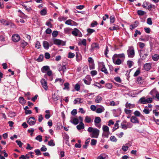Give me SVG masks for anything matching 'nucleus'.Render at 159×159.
<instances>
[{"label": "nucleus", "instance_id": "nucleus-1", "mask_svg": "<svg viewBox=\"0 0 159 159\" xmlns=\"http://www.w3.org/2000/svg\"><path fill=\"white\" fill-rule=\"evenodd\" d=\"M127 52L129 57H133L135 55L134 50L133 46L129 47L127 51Z\"/></svg>", "mask_w": 159, "mask_h": 159}, {"label": "nucleus", "instance_id": "nucleus-2", "mask_svg": "<svg viewBox=\"0 0 159 159\" xmlns=\"http://www.w3.org/2000/svg\"><path fill=\"white\" fill-rule=\"evenodd\" d=\"M54 44L58 45H61L65 46L66 45V42L63 41L58 39H54L53 40Z\"/></svg>", "mask_w": 159, "mask_h": 159}, {"label": "nucleus", "instance_id": "nucleus-3", "mask_svg": "<svg viewBox=\"0 0 159 159\" xmlns=\"http://www.w3.org/2000/svg\"><path fill=\"white\" fill-rule=\"evenodd\" d=\"M101 121V120L99 117H96L94 120L95 125L98 128H101V125L100 124H98Z\"/></svg>", "mask_w": 159, "mask_h": 159}, {"label": "nucleus", "instance_id": "nucleus-4", "mask_svg": "<svg viewBox=\"0 0 159 159\" xmlns=\"http://www.w3.org/2000/svg\"><path fill=\"white\" fill-rule=\"evenodd\" d=\"M41 85L43 88L45 90H47L48 89L47 85V82L44 79H42L40 81Z\"/></svg>", "mask_w": 159, "mask_h": 159}, {"label": "nucleus", "instance_id": "nucleus-5", "mask_svg": "<svg viewBox=\"0 0 159 159\" xmlns=\"http://www.w3.org/2000/svg\"><path fill=\"white\" fill-rule=\"evenodd\" d=\"M99 48L98 43H93L91 44L90 51L92 52L96 48V49H98Z\"/></svg>", "mask_w": 159, "mask_h": 159}, {"label": "nucleus", "instance_id": "nucleus-6", "mask_svg": "<svg viewBox=\"0 0 159 159\" xmlns=\"http://www.w3.org/2000/svg\"><path fill=\"white\" fill-rule=\"evenodd\" d=\"M12 39L14 42H17L20 40V37L19 34H14L12 36Z\"/></svg>", "mask_w": 159, "mask_h": 159}, {"label": "nucleus", "instance_id": "nucleus-7", "mask_svg": "<svg viewBox=\"0 0 159 159\" xmlns=\"http://www.w3.org/2000/svg\"><path fill=\"white\" fill-rule=\"evenodd\" d=\"M99 134V130L96 128L94 129L93 131L92 135L91 136L92 138H98Z\"/></svg>", "mask_w": 159, "mask_h": 159}, {"label": "nucleus", "instance_id": "nucleus-8", "mask_svg": "<svg viewBox=\"0 0 159 159\" xmlns=\"http://www.w3.org/2000/svg\"><path fill=\"white\" fill-rule=\"evenodd\" d=\"M0 23L2 24L3 25L5 26H8L9 25L11 26V24H13V23L9 22V21L6 20L5 19H0Z\"/></svg>", "mask_w": 159, "mask_h": 159}, {"label": "nucleus", "instance_id": "nucleus-9", "mask_svg": "<svg viewBox=\"0 0 159 159\" xmlns=\"http://www.w3.org/2000/svg\"><path fill=\"white\" fill-rule=\"evenodd\" d=\"M130 121L131 122L134 124H139V122L138 119L135 116H132L131 117Z\"/></svg>", "mask_w": 159, "mask_h": 159}, {"label": "nucleus", "instance_id": "nucleus-10", "mask_svg": "<svg viewBox=\"0 0 159 159\" xmlns=\"http://www.w3.org/2000/svg\"><path fill=\"white\" fill-rule=\"evenodd\" d=\"M117 57L124 59L125 58V55L124 53L119 54H115L112 56V58H116Z\"/></svg>", "mask_w": 159, "mask_h": 159}, {"label": "nucleus", "instance_id": "nucleus-11", "mask_svg": "<svg viewBox=\"0 0 159 159\" xmlns=\"http://www.w3.org/2000/svg\"><path fill=\"white\" fill-rule=\"evenodd\" d=\"M102 65V68L101 70V71L102 72H104L105 74H107L108 73L107 69L106 68L105 65L103 62H102L100 63Z\"/></svg>", "mask_w": 159, "mask_h": 159}, {"label": "nucleus", "instance_id": "nucleus-12", "mask_svg": "<svg viewBox=\"0 0 159 159\" xmlns=\"http://www.w3.org/2000/svg\"><path fill=\"white\" fill-rule=\"evenodd\" d=\"M151 68V66L150 63H146L143 66L144 70L147 71L149 70Z\"/></svg>", "mask_w": 159, "mask_h": 159}, {"label": "nucleus", "instance_id": "nucleus-13", "mask_svg": "<svg viewBox=\"0 0 159 159\" xmlns=\"http://www.w3.org/2000/svg\"><path fill=\"white\" fill-rule=\"evenodd\" d=\"M115 58L112 57L113 62L115 64L119 65L121 63V60L120 58H118L116 60H115Z\"/></svg>", "mask_w": 159, "mask_h": 159}, {"label": "nucleus", "instance_id": "nucleus-14", "mask_svg": "<svg viewBox=\"0 0 159 159\" xmlns=\"http://www.w3.org/2000/svg\"><path fill=\"white\" fill-rule=\"evenodd\" d=\"M76 128L78 130L84 129V125L82 122H80V124L76 126Z\"/></svg>", "mask_w": 159, "mask_h": 159}, {"label": "nucleus", "instance_id": "nucleus-15", "mask_svg": "<svg viewBox=\"0 0 159 159\" xmlns=\"http://www.w3.org/2000/svg\"><path fill=\"white\" fill-rule=\"evenodd\" d=\"M43 46L46 49H48L50 46L48 42L46 41H44L43 42Z\"/></svg>", "mask_w": 159, "mask_h": 159}, {"label": "nucleus", "instance_id": "nucleus-16", "mask_svg": "<svg viewBox=\"0 0 159 159\" xmlns=\"http://www.w3.org/2000/svg\"><path fill=\"white\" fill-rule=\"evenodd\" d=\"M72 29L69 27H66L64 28V33L66 34H70L71 31Z\"/></svg>", "mask_w": 159, "mask_h": 159}, {"label": "nucleus", "instance_id": "nucleus-17", "mask_svg": "<svg viewBox=\"0 0 159 159\" xmlns=\"http://www.w3.org/2000/svg\"><path fill=\"white\" fill-rule=\"evenodd\" d=\"M76 60L78 62L80 61L82 59V56L80 53L79 52L76 53Z\"/></svg>", "mask_w": 159, "mask_h": 159}, {"label": "nucleus", "instance_id": "nucleus-18", "mask_svg": "<svg viewBox=\"0 0 159 159\" xmlns=\"http://www.w3.org/2000/svg\"><path fill=\"white\" fill-rule=\"evenodd\" d=\"M19 102L21 104H24L26 102V101L22 97H20L19 98Z\"/></svg>", "mask_w": 159, "mask_h": 159}, {"label": "nucleus", "instance_id": "nucleus-19", "mask_svg": "<svg viewBox=\"0 0 159 159\" xmlns=\"http://www.w3.org/2000/svg\"><path fill=\"white\" fill-rule=\"evenodd\" d=\"M20 43V46L23 48H24L28 44V43L24 40H21Z\"/></svg>", "mask_w": 159, "mask_h": 159}, {"label": "nucleus", "instance_id": "nucleus-20", "mask_svg": "<svg viewBox=\"0 0 159 159\" xmlns=\"http://www.w3.org/2000/svg\"><path fill=\"white\" fill-rule=\"evenodd\" d=\"M50 70V67L48 66H43L41 69V71L43 73H44L46 71Z\"/></svg>", "mask_w": 159, "mask_h": 159}, {"label": "nucleus", "instance_id": "nucleus-21", "mask_svg": "<svg viewBox=\"0 0 159 159\" xmlns=\"http://www.w3.org/2000/svg\"><path fill=\"white\" fill-rule=\"evenodd\" d=\"M113 25L114 26L112 27H110L109 28V29L111 30H117L120 29V28L119 27V26L116 25H115V24H113Z\"/></svg>", "mask_w": 159, "mask_h": 159}, {"label": "nucleus", "instance_id": "nucleus-22", "mask_svg": "<svg viewBox=\"0 0 159 159\" xmlns=\"http://www.w3.org/2000/svg\"><path fill=\"white\" fill-rule=\"evenodd\" d=\"M128 124H130V123L128 122L127 123V125H125V124H123V123H121L120 124V127L123 129H124L126 130L127 128H131V126L128 127Z\"/></svg>", "mask_w": 159, "mask_h": 159}, {"label": "nucleus", "instance_id": "nucleus-23", "mask_svg": "<svg viewBox=\"0 0 159 159\" xmlns=\"http://www.w3.org/2000/svg\"><path fill=\"white\" fill-rule=\"evenodd\" d=\"M138 103H140L141 104H146V98L145 97H142L139 100Z\"/></svg>", "mask_w": 159, "mask_h": 159}, {"label": "nucleus", "instance_id": "nucleus-24", "mask_svg": "<svg viewBox=\"0 0 159 159\" xmlns=\"http://www.w3.org/2000/svg\"><path fill=\"white\" fill-rule=\"evenodd\" d=\"M70 122L75 125H77L79 123L78 119L76 118H74L73 120H70Z\"/></svg>", "mask_w": 159, "mask_h": 159}, {"label": "nucleus", "instance_id": "nucleus-25", "mask_svg": "<svg viewBox=\"0 0 159 159\" xmlns=\"http://www.w3.org/2000/svg\"><path fill=\"white\" fill-rule=\"evenodd\" d=\"M136 83L139 84H142L143 83V77H139L137 78L136 80Z\"/></svg>", "mask_w": 159, "mask_h": 159}, {"label": "nucleus", "instance_id": "nucleus-26", "mask_svg": "<svg viewBox=\"0 0 159 159\" xmlns=\"http://www.w3.org/2000/svg\"><path fill=\"white\" fill-rule=\"evenodd\" d=\"M85 122L89 123L93 121V120H91L90 117L86 116L85 117L84 120Z\"/></svg>", "mask_w": 159, "mask_h": 159}, {"label": "nucleus", "instance_id": "nucleus-27", "mask_svg": "<svg viewBox=\"0 0 159 159\" xmlns=\"http://www.w3.org/2000/svg\"><path fill=\"white\" fill-rule=\"evenodd\" d=\"M102 97L100 96V95H99L96 97L95 102L97 103H99L102 100Z\"/></svg>", "mask_w": 159, "mask_h": 159}, {"label": "nucleus", "instance_id": "nucleus-28", "mask_svg": "<svg viewBox=\"0 0 159 159\" xmlns=\"http://www.w3.org/2000/svg\"><path fill=\"white\" fill-rule=\"evenodd\" d=\"M79 31V30L76 28H75L74 30L72 32V34L75 36H77L78 35V33Z\"/></svg>", "mask_w": 159, "mask_h": 159}, {"label": "nucleus", "instance_id": "nucleus-29", "mask_svg": "<svg viewBox=\"0 0 159 159\" xmlns=\"http://www.w3.org/2000/svg\"><path fill=\"white\" fill-rule=\"evenodd\" d=\"M134 114L135 116H140L141 117H143V116L141 114L140 112L138 111H135L134 112Z\"/></svg>", "mask_w": 159, "mask_h": 159}, {"label": "nucleus", "instance_id": "nucleus-30", "mask_svg": "<svg viewBox=\"0 0 159 159\" xmlns=\"http://www.w3.org/2000/svg\"><path fill=\"white\" fill-rule=\"evenodd\" d=\"M125 107L126 108L130 109L131 108L134 107V105L130 103H129L128 102H127L125 104Z\"/></svg>", "mask_w": 159, "mask_h": 159}, {"label": "nucleus", "instance_id": "nucleus-31", "mask_svg": "<svg viewBox=\"0 0 159 159\" xmlns=\"http://www.w3.org/2000/svg\"><path fill=\"white\" fill-rule=\"evenodd\" d=\"M69 85L70 84H69V83H68V82L65 83L64 84V87L63 88V89L64 90L66 89L67 90H69V89H70V88L69 87Z\"/></svg>", "mask_w": 159, "mask_h": 159}, {"label": "nucleus", "instance_id": "nucleus-32", "mask_svg": "<svg viewBox=\"0 0 159 159\" xmlns=\"http://www.w3.org/2000/svg\"><path fill=\"white\" fill-rule=\"evenodd\" d=\"M127 65L129 68H130L134 65V62L128 60L127 61Z\"/></svg>", "mask_w": 159, "mask_h": 159}, {"label": "nucleus", "instance_id": "nucleus-33", "mask_svg": "<svg viewBox=\"0 0 159 159\" xmlns=\"http://www.w3.org/2000/svg\"><path fill=\"white\" fill-rule=\"evenodd\" d=\"M152 59L153 61H157L159 59L158 55L155 54L152 56Z\"/></svg>", "mask_w": 159, "mask_h": 159}, {"label": "nucleus", "instance_id": "nucleus-34", "mask_svg": "<svg viewBox=\"0 0 159 159\" xmlns=\"http://www.w3.org/2000/svg\"><path fill=\"white\" fill-rule=\"evenodd\" d=\"M82 99L80 98H78L76 99H75L74 101V104H76L78 102H79V103H81L83 102H81V100Z\"/></svg>", "mask_w": 159, "mask_h": 159}, {"label": "nucleus", "instance_id": "nucleus-35", "mask_svg": "<svg viewBox=\"0 0 159 159\" xmlns=\"http://www.w3.org/2000/svg\"><path fill=\"white\" fill-rule=\"evenodd\" d=\"M102 129L104 132L109 133V127L107 125H103L102 127Z\"/></svg>", "mask_w": 159, "mask_h": 159}, {"label": "nucleus", "instance_id": "nucleus-36", "mask_svg": "<svg viewBox=\"0 0 159 159\" xmlns=\"http://www.w3.org/2000/svg\"><path fill=\"white\" fill-rule=\"evenodd\" d=\"M72 21H73V20L71 19H69L66 20L65 22V24L71 25L73 26V23H72Z\"/></svg>", "mask_w": 159, "mask_h": 159}, {"label": "nucleus", "instance_id": "nucleus-37", "mask_svg": "<svg viewBox=\"0 0 159 159\" xmlns=\"http://www.w3.org/2000/svg\"><path fill=\"white\" fill-rule=\"evenodd\" d=\"M43 59V54L40 55L39 57L37 59L36 61L38 62H41L42 61Z\"/></svg>", "mask_w": 159, "mask_h": 159}, {"label": "nucleus", "instance_id": "nucleus-38", "mask_svg": "<svg viewBox=\"0 0 159 159\" xmlns=\"http://www.w3.org/2000/svg\"><path fill=\"white\" fill-rule=\"evenodd\" d=\"M137 14L140 16H142L144 14H145L146 13L144 11L141 10H139L137 11Z\"/></svg>", "mask_w": 159, "mask_h": 159}, {"label": "nucleus", "instance_id": "nucleus-39", "mask_svg": "<svg viewBox=\"0 0 159 159\" xmlns=\"http://www.w3.org/2000/svg\"><path fill=\"white\" fill-rule=\"evenodd\" d=\"M28 123L30 125H34L36 123V120H28L27 121Z\"/></svg>", "mask_w": 159, "mask_h": 159}, {"label": "nucleus", "instance_id": "nucleus-40", "mask_svg": "<svg viewBox=\"0 0 159 159\" xmlns=\"http://www.w3.org/2000/svg\"><path fill=\"white\" fill-rule=\"evenodd\" d=\"M48 145L50 146H54L55 145V143L54 142V140L53 139H51L50 141H49L48 143Z\"/></svg>", "mask_w": 159, "mask_h": 159}, {"label": "nucleus", "instance_id": "nucleus-41", "mask_svg": "<svg viewBox=\"0 0 159 159\" xmlns=\"http://www.w3.org/2000/svg\"><path fill=\"white\" fill-rule=\"evenodd\" d=\"M47 13V9L46 8H44L40 11V14L41 15L45 16Z\"/></svg>", "mask_w": 159, "mask_h": 159}, {"label": "nucleus", "instance_id": "nucleus-42", "mask_svg": "<svg viewBox=\"0 0 159 159\" xmlns=\"http://www.w3.org/2000/svg\"><path fill=\"white\" fill-rule=\"evenodd\" d=\"M119 127V124L117 123H116L115 125L114 126L112 129V131L114 132L116 129H118Z\"/></svg>", "mask_w": 159, "mask_h": 159}, {"label": "nucleus", "instance_id": "nucleus-43", "mask_svg": "<svg viewBox=\"0 0 159 159\" xmlns=\"http://www.w3.org/2000/svg\"><path fill=\"white\" fill-rule=\"evenodd\" d=\"M141 51H142V50H140V52H139V55H140V57H142V59H145L148 56V55L147 54H144V55L143 56H142V53L141 52Z\"/></svg>", "mask_w": 159, "mask_h": 159}, {"label": "nucleus", "instance_id": "nucleus-44", "mask_svg": "<svg viewBox=\"0 0 159 159\" xmlns=\"http://www.w3.org/2000/svg\"><path fill=\"white\" fill-rule=\"evenodd\" d=\"M113 85L111 83H107L105 84V87L109 89H111L112 88Z\"/></svg>", "mask_w": 159, "mask_h": 159}, {"label": "nucleus", "instance_id": "nucleus-45", "mask_svg": "<svg viewBox=\"0 0 159 159\" xmlns=\"http://www.w3.org/2000/svg\"><path fill=\"white\" fill-rule=\"evenodd\" d=\"M110 139L111 141L116 142L117 141V139L114 136H111L110 137Z\"/></svg>", "mask_w": 159, "mask_h": 159}, {"label": "nucleus", "instance_id": "nucleus-46", "mask_svg": "<svg viewBox=\"0 0 159 159\" xmlns=\"http://www.w3.org/2000/svg\"><path fill=\"white\" fill-rule=\"evenodd\" d=\"M104 111V107H103L102 108H98L97 109L96 112L98 113H100L103 111Z\"/></svg>", "mask_w": 159, "mask_h": 159}, {"label": "nucleus", "instance_id": "nucleus-47", "mask_svg": "<svg viewBox=\"0 0 159 159\" xmlns=\"http://www.w3.org/2000/svg\"><path fill=\"white\" fill-rule=\"evenodd\" d=\"M140 73V70L139 68L135 72L134 74V76L136 77L139 75Z\"/></svg>", "mask_w": 159, "mask_h": 159}, {"label": "nucleus", "instance_id": "nucleus-48", "mask_svg": "<svg viewBox=\"0 0 159 159\" xmlns=\"http://www.w3.org/2000/svg\"><path fill=\"white\" fill-rule=\"evenodd\" d=\"M96 84H94L93 85H94L95 86H96L98 87L99 89H101L103 88V86L101 85L99 83L96 82Z\"/></svg>", "mask_w": 159, "mask_h": 159}, {"label": "nucleus", "instance_id": "nucleus-49", "mask_svg": "<svg viewBox=\"0 0 159 159\" xmlns=\"http://www.w3.org/2000/svg\"><path fill=\"white\" fill-rule=\"evenodd\" d=\"M97 141L96 140L93 139H91L90 144L92 146L95 145L97 143Z\"/></svg>", "mask_w": 159, "mask_h": 159}, {"label": "nucleus", "instance_id": "nucleus-50", "mask_svg": "<svg viewBox=\"0 0 159 159\" xmlns=\"http://www.w3.org/2000/svg\"><path fill=\"white\" fill-rule=\"evenodd\" d=\"M67 19V17L65 16H60L58 18V20L60 21H61L62 20H65Z\"/></svg>", "mask_w": 159, "mask_h": 159}, {"label": "nucleus", "instance_id": "nucleus-51", "mask_svg": "<svg viewBox=\"0 0 159 159\" xmlns=\"http://www.w3.org/2000/svg\"><path fill=\"white\" fill-rule=\"evenodd\" d=\"M156 93H157V92L156 90L155 89H154L151 91L150 93V94L152 96L154 97L155 94Z\"/></svg>", "mask_w": 159, "mask_h": 159}, {"label": "nucleus", "instance_id": "nucleus-52", "mask_svg": "<svg viewBox=\"0 0 159 159\" xmlns=\"http://www.w3.org/2000/svg\"><path fill=\"white\" fill-rule=\"evenodd\" d=\"M41 46L40 43L39 42V41H36L35 45V48L37 49H39L40 48Z\"/></svg>", "mask_w": 159, "mask_h": 159}, {"label": "nucleus", "instance_id": "nucleus-53", "mask_svg": "<svg viewBox=\"0 0 159 159\" xmlns=\"http://www.w3.org/2000/svg\"><path fill=\"white\" fill-rule=\"evenodd\" d=\"M75 56V54L71 52H69L68 53V58H73Z\"/></svg>", "mask_w": 159, "mask_h": 159}, {"label": "nucleus", "instance_id": "nucleus-54", "mask_svg": "<svg viewBox=\"0 0 159 159\" xmlns=\"http://www.w3.org/2000/svg\"><path fill=\"white\" fill-rule=\"evenodd\" d=\"M35 139L41 142L42 141V137L40 135H38L36 137Z\"/></svg>", "mask_w": 159, "mask_h": 159}, {"label": "nucleus", "instance_id": "nucleus-55", "mask_svg": "<svg viewBox=\"0 0 159 159\" xmlns=\"http://www.w3.org/2000/svg\"><path fill=\"white\" fill-rule=\"evenodd\" d=\"M110 23H113L114 22L115 19V18L114 16H111L110 17Z\"/></svg>", "mask_w": 159, "mask_h": 159}, {"label": "nucleus", "instance_id": "nucleus-56", "mask_svg": "<svg viewBox=\"0 0 159 159\" xmlns=\"http://www.w3.org/2000/svg\"><path fill=\"white\" fill-rule=\"evenodd\" d=\"M82 44L84 46H86V39H84L81 41V43H78V45H80Z\"/></svg>", "mask_w": 159, "mask_h": 159}, {"label": "nucleus", "instance_id": "nucleus-57", "mask_svg": "<svg viewBox=\"0 0 159 159\" xmlns=\"http://www.w3.org/2000/svg\"><path fill=\"white\" fill-rule=\"evenodd\" d=\"M16 142L17 143L18 145L20 148L22 147V145L23 144V143H22L20 141L16 140Z\"/></svg>", "mask_w": 159, "mask_h": 159}, {"label": "nucleus", "instance_id": "nucleus-58", "mask_svg": "<svg viewBox=\"0 0 159 159\" xmlns=\"http://www.w3.org/2000/svg\"><path fill=\"white\" fill-rule=\"evenodd\" d=\"M108 51H109V50H108V47L107 46H106V49H105V51H104V54H105V56L107 57H108V56L107 55V54H108Z\"/></svg>", "mask_w": 159, "mask_h": 159}, {"label": "nucleus", "instance_id": "nucleus-59", "mask_svg": "<svg viewBox=\"0 0 159 159\" xmlns=\"http://www.w3.org/2000/svg\"><path fill=\"white\" fill-rule=\"evenodd\" d=\"M44 57L46 59H48L51 57L50 55L48 52H45L44 54Z\"/></svg>", "mask_w": 159, "mask_h": 159}, {"label": "nucleus", "instance_id": "nucleus-60", "mask_svg": "<svg viewBox=\"0 0 159 159\" xmlns=\"http://www.w3.org/2000/svg\"><path fill=\"white\" fill-rule=\"evenodd\" d=\"M147 23L149 25H152V22L151 18L149 17L147 19Z\"/></svg>", "mask_w": 159, "mask_h": 159}, {"label": "nucleus", "instance_id": "nucleus-61", "mask_svg": "<svg viewBox=\"0 0 159 159\" xmlns=\"http://www.w3.org/2000/svg\"><path fill=\"white\" fill-rule=\"evenodd\" d=\"M75 89L77 91H79L80 89V85L78 84H76L75 87Z\"/></svg>", "mask_w": 159, "mask_h": 159}, {"label": "nucleus", "instance_id": "nucleus-62", "mask_svg": "<svg viewBox=\"0 0 159 159\" xmlns=\"http://www.w3.org/2000/svg\"><path fill=\"white\" fill-rule=\"evenodd\" d=\"M87 32L89 34H92V33L95 32V30H94L90 28H88L87 29Z\"/></svg>", "mask_w": 159, "mask_h": 159}, {"label": "nucleus", "instance_id": "nucleus-63", "mask_svg": "<svg viewBox=\"0 0 159 159\" xmlns=\"http://www.w3.org/2000/svg\"><path fill=\"white\" fill-rule=\"evenodd\" d=\"M58 34V31H54L52 33V36L53 37H56L57 36Z\"/></svg>", "mask_w": 159, "mask_h": 159}, {"label": "nucleus", "instance_id": "nucleus-64", "mask_svg": "<svg viewBox=\"0 0 159 159\" xmlns=\"http://www.w3.org/2000/svg\"><path fill=\"white\" fill-rule=\"evenodd\" d=\"M89 67L90 70L94 69L95 65L94 62L90 63L89 64Z\"/></svg>", "mask_w": 159, "mask_h": 159}]
</instances>
